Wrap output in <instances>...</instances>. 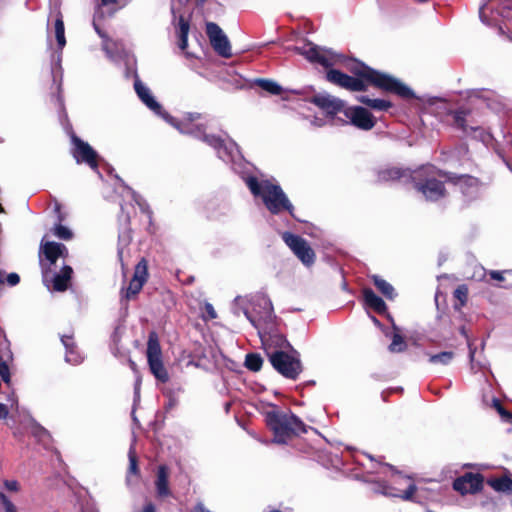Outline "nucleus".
Listing matches in <instances>:
<instances>
[{"label":"nucleus","mask_w":512,"mask_h":512,"mask_svg":"<svg viewBox=\"0 0 512 512\" xmlns=\"http://www.w3.org/2000/svg\"><path fill=\"white\" fill-rule=\"evenodd\" d=\"M455 184L459 185L464 193H468V191L465 190V187H467V188L476 187L477 180L470 176H460L457 178Z\"/></svg>","instance_id":"nucleus-37"},{"label":"nucleus","mask_w":512,"mask_h":512,"mask_svg":"<svg viewBox=\"0 0 512 512\" xmlns=\"http://www.w3.org/2000/svg\"><path fill=\"white\" fill-rule=\"evenodd\" d=\"M169 468L166 465H160L157 470L155 487L157 495L161 498L171 495L169 488Z\"/></svg>","instance_id":"nucleus-21"},{"label":"nucleus","mask_w":512,"mask_h":512,"mask_svg":"<svg viewBox=\"0 0 512 512\" xmlns=\"http://www.w3.org/2000/svg\"><path fill=\"white\" fill-rule=\"evenodd\" d=\"M128 456H129L128 473L129 474H133L135 476H139L140 475V470H139V467H138V458H137V455H136L135 451L133 449H130L129 453H128Z\"/></svg>","instance_id":"nucleus-38"},{"label":"nucleus","mask_w":512,"mask_h":512,"mask_svg":"<svg viewBox=\"0 0 512 512\" xmlns=\"http://www.w3.org/2000/svg\"><path fill=\"white\" fill-rule=\"evenodd\" d=\"M470 357L473 358L474 357V351L470 349Z\"/></svg>","instance_id":"nucleus-57"},{"label":"nucleus","mask_w":512,"mask_h":512,"mask_svg":"<svg viewBox=\"0 0 512 512\" xmlns=\"http://www.w3.org/2000/svg\"><path fill=\"white\" fill-rule=\"evenodd\" d=\"M55 37L57 40V44L59 49H63L66 45V39H65V29H64V23L61 17H58L55 21Z\"/></svg>","instance_id":"nucleus-32"},{"label":"nucleus","mask_w":512,"mask_h":512,"mask_svg":"<svg viewBox=\"0 0 512 512\" xmlns=\"http://www.w3.org/2000/svg\"><path fill=\"white\" fill-rule=\"evenodd\" d=\"M454 352L452 351H443L438 354L430 355L429 362L432 364H442L447 365L454 359Z\"/></svg>","instance_id":"nucleus-33"},{"label":"nucleus","mask_w":512,"mask_h":512,"mask_svg":"<svg viewBox=\"0 0 512 512\" xmlns=\"http://www.w3.org/2000/svg\"><path fill=\"white\" fill-rule=\"evenodd\" d=\"M129 193L131 194L132 199L135 201V203L139 207L141 214L143 215V217L140 218L139 221L150 222L151 221V212H150L148 206L146 205V203L141 199L140 196L136 195L135 192L129 191Z\"/></svg>","instance_id":"nucleus-31"},{"label":"nucleus","mask_w":512,"mask_h":512,"mask_svg":"<svg viewBox=\"0 0 512 512\" xmlns=\"http://www.w3.org/2000/svg\"><path fill=\"white\" fill-rule=\"evenodd\" d=\"M417 491V487L414 483H410L406 490L399 494L398 496L403 500H412L415 492Z\"/></svg>","instance_id":"nucleus-42"},{"label":"nucleus","mask_w":512,"mask_h":512,"mask_svg":"<svg viewBox=\"0 0 512 512\" xmlns=\"http://www.w3.org/2000/svg\"><path fill=\"white\" fill-rule=\"evenodd\" d=\"M61 342L66 348V361L68 362H76V355H75V342L73 334L70 335H62L61 336Z\"/></svg>","instance_id":"nucleus-28"},{"label":"nucleus","mask_w":512,"mask_h":512,"mask_svg":"<svg viewBox=\"0 0 512 512\" xmlns=\"http://www.w3.org/2000/svg\"><path fill=\"white\" fill-rule=\"evenodd\" d=\"M460 333H461L462 335H464L465 337H467L466 330H465V327H464V326H463V327H461V329H460Z\"/></svg>","instance_id":"nucleus-54"},{"label":"nucleus","mask_w":512,"mask_h":512,"mask_svg":"<svg viewBox=\"0 0 512 512\" xmlns=\"http://www.w3.org/2000/svg\"><path fill=\"white\" fill-rule=\"evenodd\" d=\"M484 476L480 473L465 472L453 481V489L461 495L476 494L483 488Z\"/></svg>","instance_id":"nucleus-12"},{"label":"nucleus","mask_w":512,"mask_h":512,"mask_svg":"<svg viewBox=\"0 0 512 512\" xmlns=\"http://www.w3.org/2000/svg\"><path fill=\"white\" fill-rule=\"evenodd\" d=\"M8 414H9L8 407L5 404L0 403V419H6Z\"/></svg>","instance_id":"nucleus-47"},{"label":"nucleus","mask_w":512,"mask_h":512,"mask_svg":"<svg viewBox=\"0 0 512 512\" xmlns=\"http://www.w3.org/2000/svg\"><path fill=\"white\" fill-rule=\"evenodd\" d=\"M122 253H123L122 250L118 251V255H119L120 259H122Z\"/></svg>","instance_id":"nucleus-56"},{"label":"nucleus","mask_w":512,"mask_h":512,"mask_svg":"<svg viewBox=\"0 0 512 512\" xmlns=\"http://www.w3.org/2000/svg\"><path fill=\"white\" fill-rule=\"evenodd\" d=\"M56 235L62 239H70L72 237V232L67 228V226H55Z\"/></svg>","instance_id":"nucleus-43"},{"label":"nucleus","mask_w":512,"mask_h":512,"mask_svg":"<svg viewBox=\"0 0 512 512\" xmlns=\"http://www.w3.org/2000/svg\"><path fill=\"white\" fill-rule=\"evenodd\" d=\"M147 359L161 358L162 350L160 346L159 336L156 331H150L147 341Z\"/></svg>","instance_id":"nucleus-25"},{"label":"nucleus","mask_w":512,"mask_h":512,"mask_svg":"<svg viewBox=\"0 0 512 512\" xmlns=\"http://www.w3.org/2000/svg\"><path fill=\"white\" fill-rule=\"evenodd\" d=\"M33 434H34V439L38 438L39 440L44 441L45 444L47 442H50V440H51V437L48 434V432L46 430H44L39 424H37L35 422H34Z\"/></svg>","instance_id":"nucleus-40"},{"label":"nucleus","mask_w":512,"mask_h":512,"mask_svg":"<svg viewBox=\"0 0 512 512\" xmlns=\"http://www.w3.org/2000/svg\"><path fill=\"white\" fill-rule=\"evenodd\" d=\"M351 70L359 78H354L338 70L331 69L327 72V80L351 91L365 90V82H367L383 90L394 92L404 98L413 96L412 90L397 79L388 74L373 70L362 63H352Z\"/></svg>","instance_id":"nucleus-2"},{"label":"nucleus","mask_w":512,"mask_h":512,"mask_svg":"<svg viewBox=\"0 0 512 512\" xmlns=\"http://www.w3.org/2000/svg\"><path fill=\"white\" fill-rule=\"evenodd\" d=\"M310 62L318 63L324 67H330L341 62L342 57L330 50L320 48L312 43H305L295 48Z\"/></svg>","instance_id":"nucleus-9"},{"label":"nucleus","mask_w":512,"mask_h":512,"mask_svg":"<svg viewBox=\"0 0 512 512\" xmlns=\"http://www.w3.org/2000/svg\"><path fill=\"white\" fill-rule=\"evenodd\" d=\"M486 10H487V8H485V7H482L480 9V12H479L480 13V18H481L482 22H484V23H486L488 25H492L493 24L492 21H490V20H488L486 18Z\"/></svg>","instance_id":"nucleus-50"},{"label":"nucleus","mask_w":512,"mask_h":512,"mask_svg":"<svg viewBox=\"0 0 512 512\" xmlns=\"http://www.w3.org/2000/svg\"><path fill=\"white\" fill-rule=\"evenodd\" d=\"M257 84L263 90H265L271 94H274V95H279L282 92V87L278 83H276L272 80L259 79V80H257Z\"/></svg>","instance_id":"nucleus-34"},{"label":"nucleus","mask_w":512,"mask_h":512,"mask_svg":"<svg viewBox=\"0 0 512 512\" xmlns=\"http://www.w3.org/2000/svg\"><path fill=\"white\" fill-rule=\"evenodd\" d=\"M372 320H373L374 324L380 325V321L376 317L373 316Z\"/></svg>","instance_id":"nucleus-55"},{"label":"nucleus","mask_w":512,"mask_h":512,"mask_svg":"<svg viewBox=\"0 0 512 512\" xmlns=\"http://www.w3.org/2000/svg\"><path fill=\"white\" fill-rule=\"evenodd\" d=\"M264 413L265 422L273 434V442L287 444L295 437L307 433L310 428L290 409L281 410L275 404Z\"/></svg>","instance_id":"nucleus-3"},{"label":"nucleus","mask_w":512,"mask_h":512,"mask_svg":"<svg viewBox=\"0 0 512 512\" xmlns=\"http://www.w3.org/2000/svg\"><path fill=\"white\" fill-rule=\"evenodd\" d=\"M358 101L377 111H385L392 106V104L387 100L372 99L368 96H360L358 97Z\"/></svg>","instance_id":"nucleus-27"},{"label":"nucleus","mask_w":512,"mask_h":512,"mask_svg":"<svg viewBox=\"0 0 512 512\" xmlns=\"http://www.w3.org/2000/svg\"><path fill=\"white\" fill-rule=\"evenodd\" d=\"M282 239L305 266L310 267L315 263L316 254L304 238L290 232H284Z\"/></svg>","instance_id":"nucleus-8"},{"label":"nucleus","mask_w":512,"mask_h":512,"mask_svg":"<svg viewBox=\"0 0 512 512\" xmlns=\"http://www.w3.org/2000/svg\"><path fill=\"white\" fill-rule=\"evenodd\" d=\"M2 212H3V208H2V206L0 205V213H2Z\"/></svg>","instance_id":"nucleus-61"},{"label":"nucleus","mask_w":512,"mask_h":512,"mask_svg":"<svg viewBox=\"0 0 512 512\" xmlns=\"http://www.w3.org/2000/svg\"><path fill=\"white\" fill-rule=\"evenodd\" d=\"M489 276L491 277V279L496 281H506L505 277L503 276V272L501 271L492 270L489 272Z\"/></svg>","instance_id":"nucleus-46"},{"label":"nucleus","mask_w":512,"mask_h":512,"mask_svg":"<svg viewBox=\"0 0 512 512\" xmlns=\"http://www.w3.org/2000/svg\"><path fill=\"white\" fill-rule=\"evenodd\" d=\"M188 32H189V24L188 22L181 16L179 18L178 23V46L181 50H185L187 47V38H188Z\"/></svg>","instance_id":"nucleus-29"},{"label":"nucleus","mask_w":512,"mask_h":512,"mask_svg":"<svg viewBox=\"0 0 512 512\" xmlns=\"http://www.w3.org/2000/svg\"><path fill=\"white\" fill-rule=\"evenodd\" d=\"M147 361L149 364L150 371L155 376V378L162 383L168 382L169 375L166 368L164 367L162 357L147 359Z\"/></svg>","instance_id":"nucleus-24"},{"label":"nucleus","mask_w":512,"mask_h":512,"mask_svg":"<svg viewBox=\"0 0 512 512\" xmlns=\"http://www.w3.org/2000/svg\"><path fill=\"white\" fill-rule=\"evenodd\" d=\"M192 512H211V511H210V510H208V509L204 506V504H203L202 502H198V503L194 506V508H193Z\"/></svg>","instance_id":"nucleus-49"},{"label":"nucleus","mask_w":512,"mask_h":512,"mask_svg":"<svg viewBox=\"0 0 512 512\" xmlns=\"http://www.w3.org/2000/svg\"><path fill=\"white\" fill-rule=\"evenodd\" d=\"M72 274V267L63 262L58 268L42 271V282L48 290L64 292L71 285Z\"/></svg>","instance_id":"nucleus-7"},{"label":"nucleus","mask_w":512,"mask_h":512,"mask_svg":"<svg viewBox=\"0 0 512 512\" xmlns=\"http://www.w3.org/2000/svg\"><path fill=\"white\" fill-rule=\"evenodd\" d=\"M142 512H156V507L152 502L146 503Z\"/></svg>","instance_id":"nucleus-51"},{"label":"nucleus","mask_w":512,"mask_h":512,"mask_svg":"<svg viewBox=\"0 0 512 512\" xmlns=\"http://www.w3.org/2000/svg\"><path fill=\"white\" fill-rule=\"evenodd\" d=\"M415 188L430 201L439 200L445 196L446 192L442 181L435 177H428L424 181L416 182Z\"/></svg>","instance_id":"nucleus-15"},{"label":"nucleus","mask_w":512,"mask_h":512,"mask_svg":"<svg viewBox=\"0 0 512 512\" xmlns=\"http://www.w3.org/2000/svg\"><path fill=\"white\" fill-rule=\"evenodd\" d=\"M506 273H507L508 275L512 276V272L507 271Z\"/></svg>","instance_id":"nucleus-60"},{"label":"nucleus","mask_w":512,"mask_h":512,"mask_svg":"<svg viewBox=\"0 0 512 512\" xmlns=\"http://www.w3.org/2000/svg\"><path fill=\"white\" fill-rule=\"evenodd\" d=\"M272 367L283 377L297 380L303 371V365L299 353L292 349V353L284 350L267 351Z\"/></svg>","instance_id":"nucleus-6"},{"label":"nucleus","mask_w":512,"mask_h":512,"mask_svg":"<svg viewBox=\"0 0 512 512\" xmlns=\"http://www.w3.org/2000/svg\"><path fill=\"white\" fill-rule=\"evenodd\" d=\"M4 486L6 487L7 490L12 491V492H17L20 487L18 481H16V480H5Z\"/></svg>","instance_id":"nucleus-44"},{"label":"nucleus","mask_w":512,"mask_h":512,"mask_svg":"<svg viewBox=\"0 0 512 512\" xmlns=\"http://www.w3.org/2000/svg\"><path fill=\"white\" fill-rule=\"evenodd\" d=\"M93 24L98 35L103 39L102 47L107 56L114 61L121 59L125 54L123 43L109 39L96 21Z\"/></svg>","instance_id":"nucleus-18"},{"label":"nucleus","mask_w":512,"mask_h":512,"mask_svg":"<svg viewBox=\"0 0 512 512\" xmlns=\"http://www.w3.org/2000/svg\"><path fill=\"white\" fill-rule=\"evenodd\" d=\"M311 102L323 110L326 113V118L330 119L344 108L342 100L326 93L315 95Z\"/></svg>","instance_id":"nucleus-17"},{"label":"nucleus","mask_w":512,"mask_h":512,"mask_svg":"<svg viewBox=\"0 0 512 512\" xmlns=\"http://www.w3.org/2000/svg\"><path fill=\"white\" fill-rule=\"evenodd\" d=\"M6 280L10 286H15L19 283L20 277L17 273H10L8 274Z\"/></svg>","instance_id":"nucleus-45"},{"label":"nucleus","mask_w":512,"mask_h":512,"mask_svg":"<svg viewBox=\"0 0 512 512\" xmlns=\"http://www.w3.org/2000/svg\"><path fill=\"white\" fill-rule=\"evenodd\" d=\"M402 176V172L397 168H390L383 170L379 173V179L381 181H390L399 179Z\"/></svg>","instance_id":"nucleus-36"},{"label":"nucleus","mask_w":512,"mask_h":512,"mask_svg":"<svg viewBox=\"0 0 512 512\" xmlns=\"http://www.w3.org/2000/svg\"><path fill=\"white\" fill-rule=\"evenodd\" d=\"M373 284L380 291V293L388 300H393L395 297L394 287L381 277L374 275L372 277Z\"/></svg>","instance_id":"nucleus-26"},{"label":"nucleus","mask_w":512,"mask_h":512,"mask_svg":"<svg viewBox=\"0 0 512 512\" xmlns=\"http://www.w3.org/2000/svg\"><path fill=\"white\" fill-rule=\"evenodd\" d=\"M67 253V248L62 243L48 241L41 246L39 252V263L41 272L48 268H58V260Z\"/></svg>","instance_id":"nucleus-10"},{"label":"nucleus","mask_w":512,"mask_h":512,"mask_svg":"<svg viewBox=\"0 0 512 512\" xmlns=\"http://www.w3.org/2000/svg\"><path fill=\"white\" fill-rule=\"evenodd\" d=\"M389 320L392 323V328L394 330L393 336H392V342L389 345L388 349L392 353H398L403 352L407 348V344L404 340V337L400 334L399 327L395 324L393 318L388 315Z\"/></svg>","instance_id":"nucleus-23"},{"label":"nucleus","mask_w":512,"mask_h":512,"mask_svg":"<svg viewBox=\"0 0 512 512\" xmlns=\"http://www.w3.org/2000/svg\"><path fill=\"white\" fill-rule=\"evenodd\" d=\"M130 0H100L95 14L94 22L104 16H112L115 12L125 7Z\"/></svg>","instance_id":"nucleus-19"},{"label":"nucleus","mask_w":512,"mask_h":512,"mask_svg":"<svg viewBox=\"0 0 512 512\" xmlns=\"http://www.w3.org/2000/svg\"><path fill=\"white\" fill-rule=\"evenodd\" d=\"M126 222H130L132 221V219L130 217H128L127 219H125Z\"/></svg>","instance_id":"nucleus-59"},{"label":"nucleus","mask_w":512,"mask_h":512,"mask_svg":"<svg viewBox=\"0 0 512 512\" xmlns=\"http://www.w3.org/2000/svg\"><path fill=\"white\" fill-rule=\"evenodd\" d=\"M148 276V261L143 257L134 268L133 277L131 278L128 287L123 291V298L127 301L135 298L147 282Z\"/></svg>","instance_id":"nucleus-11"},{"label":"nucleus","mask_w":512,"mask_h":512,"mask_svg":"<svg viewBox=\"0 0 512 512\" xmlns=\"http://www.w3.org/2000/svg\"><path fill=\"white\" fill-rule=\"evenodd\" d=\"M486 483L497 492L512 495V478L507 475L489 478Z\"/></svg>","instance_id":"nucleus-22"},{"label":"nucleus","mask_w":512,"mask_h":512,"mask_svg":"<svg viewBox=\"0 0 512 512\" xmlns=\"http://www.w3.org/2000/svg\"><path fill=\"white\" fill-rule=\"evenodd\" d=\"M0 501L4 507L5 512H17L15 505L8 499L4 492L0 491Z\"/></svg>","instance_id":"nucleus-41"},{"label":"nucleus","mask_w":512,"mask_h":512,"mask_svg":"<svg viewBox=\"0 0 512 512\" xmlns=\"http://www.w3.org/2000/svg\"><path fill=\"white\" fill-rule=\"evenodd\" d=\"M364 303L370 309H373L377 314L383 315L387 313V305L384 300L376 295L371 288H363L362 290Z\"/></svg>","instance_id":"nucleus-20"},{"label":"nucleus","mask_w":512,"mask_h":512,"mask_svg":"<svg viewBox=\"0 0 512 512\" xmlns=\"http://www.w3.org/2000/svg\"><path fill=\"white\" fill-rule=\"evenodd\" d=\"M501 287L505 288V289H511L512 288V283H505Z\"/></svg>","instance_id":"nucleus-53"},{"label":"nucleus","mask_w":512,"mask_h":512,"mask_svg":"<svg viewBox=\"0 0 512 512\" xmlns=\"http://www.w3.org/2000/svg\"><path fill=\"white\" fill-rule=\"evenodd\" d=\"M206 33L213 49L223 57L231 56L230 42L223 30L213 22L206 24Z\"/></svg>","instance_id":"nucleus-14"},{"label":"nucleus","mask_w":512,"mask_h":512,"mask_svg":"<svg viewBox=\"0 0 512 512\" xmlns=\"http://www.w3.org/2000/svg\"><path fill=\"white\" fill-rule=\"evenodd\" d=\"M344 113L350 122L359 129L370 130L375 125L374 117L363 107H349L345 109Z\"/></svg>","instance_id":"nucleus-16"},{"label":"nucleus","mask_w":512,"mask_h":512,"mask_svg":"<svg viewBox=\"0 0 512 512\" xmlns=\"http://www.w3.org/2000/svg\"><path fill=\"white\" fill-rule=\"evenodd\" d=\"M263 314L258 318L252 317L246 313L247 318L258 329L262 342H269L275 347L274 350L291 349L292 346L286 337L280 333L276 327V316L270 300L262 299Z\"/></svg>","instance_id":"nucleus-5"},{"label":"nucleus","mask_w":512,"mask_h":512,"mask_svg":"<svg viewBox=\"0 0 512 512\" xmlns=\"http://www.w3.org/2000/svg\"><path fill=\"white\" fill-rule=\"evenodd\" d=\"M245 184L256 200H261L271 213H280L284 210L291 212L292 204L274 179L263 176H247Z\"/></svg>","instance_id":"nucleus-4"},{"label":"nucleus","mask_w":512,"mask_h":512,"mask_svg":"<svg viewBox=\"0 0 512 512\" xmlns=\"http://www.w3.org/2000/svg\"><path fill=\"white\" fill-rule=\"evenodd\" d=\"M244 365L248 370L258 372L263 365V359L258 353H248Z\"/></svg>","instance_id":"nucleus-30"},{"label":"nucleus","mask_w":512,"mask_h":512,"mask_svg":"<svg viewBox=\"0 0 512 512\" xmlns=\"http://www.w3.org/2000/svg\"><path fill=\"white\" fill-rule=\"evenodd\" d=\"M134 88L141 101L155 114L163 117L168 123L177 128L181 133L191 134L202 139L208 145L213 147L224 161L234 160L238 154V146L232 140L224 141L214 135H208L204 130L203 123L199 120L202 116L197 113L186 114L181 121H177L162 110L161 105L155 100L150 89L139 79L134 82Z\"/></svg>","instance_id":"nucleus-1"},{"label":"nucleus","mask_w":512,"mask_h":512,"mask_svg":"<svg viewBox=\"0 0 512 512\" xmlns=\"http://www.w3.org/2000/svg\"><path fill=\"white\" fill-rule=\"evenodd\" d=\"M439 177H448L447 174H440L439 173Z\"/></svg>","instance_id":"nucleus-58"},{"label":"nucleus","mask_w":512,"mask_h":512,"mask_svg":"<svg viewBox=\"0 0 512 512\" xmlns=\"http://www.w3.org/2000/svg\"><path fill=\"white\" fill-rule=\"evenodd\" d=\"M72 141V155L77 163H86L92 169L98 166V155L96 151L87 143L78 138L76 135H71Z\"/></svg>","instance_id":"nucleus-13"},{"label":"nucleus","mask_w":512,"mask_h":512,"mask_svg":"<svg viewBox=\"0 0 512 512\" xmlns=\"http://www.w3.org/2000/svg\"><path fill=\"white\" fill-rule=\"evenodd\" d=\"M205 310H206L207 314L209 315L210 319L216 318L217 314L211 304H206Z\"/></svg>","instance_id":"nucleus-48"},{"label":"nucleus","mask_w":512,"mask_h":512,"mask_svg":"<svg viewBox=\"0 0 512 512\" xmlns=\"http://www.w3.org/2000/svg\"><path fill=\"white\" fill-rule=\"evenodd\" d=\"M493 406L501 416V418L506 422L512 421V412L508 411L501 403L500 400L494 399Z\"/></svg>","instance_id":"nucleus-39"},{"label":"nucleus","mask_w":512,"mask_h":512,"mask_svg":"<svg viewBox=\"0 0 512 512\" xmlns=\"http://www.w3.org/2000/svg\"><path fill=\"white\" fill-rule=\"evenodd\" d=\"M311 123H312L313 125H315V126L321 127V126H323V125H325V124H326V121H325V119H323V118L315 117V118L311 121Z\"/></svg>","instance_id":"nucleus-52"},{"label":"nucleus","mask_w":512,"mask_h":512,"mask_svg":"<svg viewBox=\"0 0 512 512\" xmlns=\"http://www.w3.org/2000/svg\"><path fill=\"white\" fill-rule=\"evenodd\" d=\"M454 298L459 301V304H455V309L463 307L468 299V288L466 285H459L453 292Z\"/></svg>","instance_id":"nucleus-35"}]
</instances>
